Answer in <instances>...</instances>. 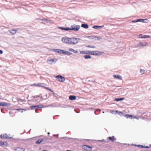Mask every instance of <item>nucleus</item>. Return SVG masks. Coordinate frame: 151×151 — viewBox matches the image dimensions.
Listing matches in <instances>:
<instances>
[{
	"label": "nucleus",
	"instance_id": "f257e3e1",
	"mask_svg": "<svg viewBox=\"0 0 151 151\" xmlns=\"http://www.w3.org/2000/svg\"><path fill=\"white\" fill-rule=\"evenodd\" d=\"M80 28V26L73 24L71 26V28L67 27V31L69 30H74L77 31Z\"/></svg>",
	"mask_w": 151,
	"mask_h": 151
},
{
	"label": "nucleus",
	"instance_id": "f03ea898",
	"mask_svg": "<svg viewBox=\"0 0 151 151\" xmlns=\"http://www.w3.org/2000/svg\"><path fill=\"white\" fill-rule=\"evenodd\" d=\"M67 40H68V43L69 44H75L77 43V41L76 42V39L75 38H67Z\"/></svg>",
	"mask_w": 151,
	"mask_h": 151
},
{
	"label": "nucleus",
	"instance_id": "7ed1b4c3",
	"mask_svg": "<svg viewBox=\"0 0 151 151\" xmlns=\"http://www.w3.org/2000/svg\"><path fill=\"white\" fill-rule=\"evenodd\" d=\"M147 44L146 42H140L138 43V44L135 45V47H145L146 46Z\"/></svg>",
	"mask_w": 151,
	"mask_h": 151
},
{
	"label": "nucleus",
	"instance_id": "20e7f679",
	"mask_svg": "<svg viewBox=\"0 0 151 151\" xmlns=\"http://www.w3.org/2000/svg\"><path fill=\"white\" fill-rule=\"evenodd\" d=\"M82 148L87 151H91L92 148V147L88 145H84L82 146Z\"/></svg>",
	"mask_w": 151,
	"mask_h": 151
},
{
	"label": "nucleus",
	"instance_id": "39448f33",
	"mask_svg": "<svg viewBox=\"0 0 151 151\" xmlns=\"http://www.w3.org/2000/svg\"><path fill=\"white\" fill-rule=\"evenodd\" d=\"M55 78H56L59 81L63 82L65 80L64 77L60 75H58L55 76Z\"/></svg>",
	"mask_w": 151,
	"mask_h": 151
},
{
	"label": "nucleus",
	"instance_id": "423d86ee",
	"mask_svg": "<svg viewBox=\"0 0 151 151\" xmlns=\"http://www.w3.org/2000/svg\"><path fill=\"white\" fill-rule=\"evenodd\" d=\"M90 52H93V54H91L93 55H101L102 53H103V52H99L97 51H90Z\"/></svg>",
	"mask_w": 151,
	"mask_h": 151
},
{
	"label": "nucleus",
	"instance_id": "0eeeda50",
	"mask_svg": "<svg viewBox=\"0 0 151 151\" xmlns=\"http://www.w3.org/2000/svg\"><path fill=\"white\" fill-rule=\"evenodd\" d=\"M80 53L81 54H93L92 52H90V51H81L80 52Z\"/></svg>",
	"mask_w": 151,
	"mask_h": 151
},
{
	"label": "nucleus",
	"instance_id": "6e6552de",
	"mask_svg": "<svg viewBox=\"0 0 151 151\" xmlns=\"http://www.w3.org/2000/svg\"><path fill=\"white\" fill-rule=\"evenodd\" d=\"M11 105L10 104L4 102H0V106H9Z\"/></svg>",
	"mask_w": 151,
	"mask_h": 151
},
{
	"label": "nucleus",
	"instance_id": "1a4fd4ad",
	"mask_svg": "<svg viewBox=\"0 0 151 151\" xmlns=\"http://www.w3.org/2000/svg\"><path fill=\"white\" fill-rule=\"evenodd\" d=\"M139 38H151V36L150 35H143L142 34H140L139 35Z\"/></svg>",
	"mask_w": 151,
	"mask_h": 151
},
{
	"label": "nucleus",
	"instance_id": "9d476101",
	"mask_svg": "<svg viewBox=\"0 0 151 151\" xmlns=\"http://www.w3.org/2000/svg\"><path fill=\"white\" fill-rule=\"evenodd\" d=\"M0 137L1 138H3V139H4V138L11 139V138H12V137H8L7 135L6 134H4L3 135L2 134H1L0 135Z\"/></svg>",
	"mask_w": 151,
	"mask_h": 151
},
{
	"label": "nucleus",
	"instance_id": "9b49d317",
	"mask_svg": "<svg viewBox=\"0 0 151 151\" xmlns=\"http://www.w3.org/2000/svg\"><path fill=\"white\" fill-rule=\"evenodd\" d=\"M55 59H47V63L49 64H52V63L54 62Z\"/></svg>",
	"mask_w": 151,
	"mask_h": 151
},
{
	"label": "nucleus",
	"instance_id": "f8f14e48",
	"mask_svg": "<svg viewBox=\"0 0 151 151\" xmlns=\"http://www.w3.org/2000/svg\"><path fill=\"white\" fill-rule=\"evenodd\" d=\"M34 85L36 86L39 87H44L45 85L44 83H35L34 84Z\"/></svg>",
	"mask_w": 151,
	"mask_h": 151
},
{
	"label": "nucleus",
	"instance_id": "ddd939ff",
	"mask_svg": "<svg viewBox=\"0 0 151 151\" xmlns=\"http://www.w3.org/2000/svg\"><path fill=\"white\" fill-rule=\"evenodd\" d=\"M76 99V96L74 95H70L69 97V99L71 100H75Z\"/></svg>",
	"mask_w": 151,
	"mask_h": 151
},
{
	"label": "nucleus",
	"instance_id": "4468645a",
	"mask_svg": "<svg viewBox=\"0 0 151 151\" xmlns=\"http://www.w3.org/2000/svg\"><path fill=\"white\" fill-rule=\"evenodd\" d=\"M57 52L58 53L66 55V51L65 50L59 49V50Z\"/></svg>",
	"mask_w": 151,
	"mask_h": 151
},
{
	"label": "nucleus",
	"instance_id": "2eb2a0df",
	"mask_svg": "<svg viewBox=\"0 0 151 151\" xmlns=\"http://www.w3.org/2000/svg\"><path fill=\"white\" fill-rule=\"evenodd\" d=\"M104 27V26H97V25H95L93 27H92V28L94 29H99L101 28H103Z\"/></svg>",
	"mask_w": 151,
	"mask_h": 151
},
{
	"label": "nucleus",
	"instance_id": "dca6fc26",
	"mask_svg": "<svg viewBox=\"0 0 151 151\" xmlns=\"http://www.w3.org/2000/svg\"><path fill=\"white\" fill-rule=\"evenodd\" d=\"M17 29H12L10 30H9V32L10 33H11L12 35L15 34L17 32Z\"/></svg>",
	"mask_w": 151,
	"mask_h": 151
},
{
	"label": "nucleus",
	"instance_id": "f3484780",
	"mask_svg": "<svg viewBox=\"0 0 151 151\" xmlns=\"http://www.w3.org/2000/svg\"><path fill=\"white\" fill-rule=\"evenodd\" d=\"M113 76L114 78H117L120 80H121L122 79V77L119 75H113Z\"/></svg>",
	"mask_w": 151,
	"mask_h": 151
},
{
	"label": "nucleus",
	"instance_id": "a211bd4d",
	"mask_svg": "<svg viewBox=\"0 0 151 151\" xmlns=\"http://www.w3.org/2000/svg\"><path fill=\"white\" fill-rule=\"evenodd\" d=\"M81 27H82L84 28L85 29H88V26L87 24H82L81 25Z\"/></svg>",
	"mask_w": 151,
	"mask_h": 151
},
{
	"label": "nucleus",
	"instance_id": "6ab92c4d",
	"mask_svg": "<svg viewBox=\"0 0 151 151\" xmlns=\"http://www.w3.org/2000/svg\"><path fill=\"white\" fill-rule=\"evenodd\" d=\"M125 99L124 98H115L114 101H122L123 100Z\"/></svg>",
	"mask_w": 151,
	"mask_h": 151
},
{
	"label": "nucleus",
	"instance_id": "aec40b11",
	"mask_svg": "<svg viewBox=\"0 0 151 151\" xmlns=\"http://www.w3.org/2000/svg\"><path fill=\"white\" fill-rule=\"evenodd\" d=\"M43 141L42 138L40 139L36 142V143L37 144H40Z\"/></svg>",
	"mask_w": 151,
	"mask_h": 151
},
{
	"label": "nucleus",
	"instance_id": "412c9836",
	"mask_svg": "<svg viewBox=\"0 0 151 151\" xmlns=\"http://www.w3.org/2000/svg\"><path fill=\"white\" fill-rule=\"evenodd\" d=\"M68 50L70 51L73 52L75 53H78V52L77 51L75 50L73 48H69V49H68Z\"/></svg>",
	"mask_w": 151,
	"mask_h": 151
},
{
	"label": "nucleus",
	"instance_id": "4be33fe9",
	"mask_svg": "<svg viewBox=\"0 0 151 151\" xmlns=\"http://www.w3.org/2000/svg\"><path fill=\"white\" fill-rule=\"evenodd\" d=\"M42 139L43 140V144H45L47 143H48L49 141H48V139L47 138H42Z\"/></svg>",
	"mask_w": 151,
	"mask_h": 151
},
{
	"label": "nucleus",
	"instance_id": "5701e85b",
	"mask_svg": "<svg viewBox=\"0 0 151 151\" xmlns=\"http://www.w3.org/2000/svg\"><path fill=\"white\" fill-rule=\"evenodd\" d=\"M30 108L31 109H35L36 110L37 109V105L32 106L30 107Z\"/></svg>",
	"mask_w": 151,
	"mask_h": 151
},
{
	"label": "nucleus",
	"instance_id": "b1692460",
	"mask_svg": "<svg viewBox=\"0 0 151 151\" xmlns=\"http://www.w3.org/2000/svg\"><path fill=\"white\" fill-rule=\"evenodd\" d=\"M83 57L86 59L91 58V56L89 55H84L83 56Z\"/></svg>",
	"mask_w": 151,
	"mask_h": 151
},
{
	"label": "nucleus",
	"instance_id": "393cba45",
	"mask_svg": "<svg viewBox=\"0 0 151 151\" xmlns=\"http://www.w3.org/2000/svg\"><path fill=\"white\" fill-rule=\"evenodd\" d=\"M125 116L127 118L132 119V118L133 117L132 115L130 114H126Z\"/></svg>",
	"mask_w": 151,
	"mask_h": 151
},
{
	"label": "nucleus",
	"instance_id": "a878e982",
	"mask_svg": "<svg viewBox=\"0 0 151 151\" xmlns=\"http://www.w3.org/2000/svg\"><path fill=\"white\" fill-rule=\"evenodd\" d=\"M114 136H113L112 137H108V139L110 140H111L112 142H113L114 140Z\"/></svg>",
	"mask_w": 151,
	"mask_h": 151
},
{
	"label": "nucleus",
	"instance_id": "bb28decb",
	"mask_svg": "<svg viewBox=\"0 0 151 151\" xmlns=\"http://www.w3.org/2000/svg\"><path fill=\"white\" fill-rule=\"evenodd\" d=\"M116 113H118V114L120 115L121 116H123V113L121 111H118L117 110L116 111Z\"/></svg>",
	"mask_w": 151,
	"mask_h": 151
},
{
	"label": "nucleus",
	"instance_id": "cd10ccee",
	"mask_svg": "<svg viewBox=\"0 0 151 151\" xmlns=\"http://www.w3.org/2000/svg\"><path fill=\"white\" fill-rule=\"evenodd\" d=\"M16 151H22V148L19 147H17L15 149Z\"/></svg>",
	"mask_w": 151,
	"mask_h": 151
},
{
	"label": "nucleus",
	"instance_id": "c85d7f7f",
	"mask_svg": "<svg viewBox=\"0 0 151 151\" xmlns=\"http://www.w3.org/2000/svg\"><path fill=\"white\" fill-rule=\"evenodd\" d=\"M49 106H50L52 107H55L57 106L56 104L55 103L51 104L49 105Z\"/></svg>",
	"mask_w": 151,
	"mask_h": 151
},
{
	"label": "nucleus",
	"instance_id": "c756f323",
	"mask_svg": "<svg viewBox=\"0 0 151 151\" xmlns=\"http://www.w3.org/2000/svg\"><path fill=\"white\" fill-rule=\"evenodd\" d=\"M62 40L63 42L65 43H66V37H64L63 38H62Z\"/></svg>",
	"mask_w": 151,
	"mask_h": 151
},
{
	"label": "nucleus",
	"instance_id": "7c9ffc66",
	"mask_svg": "<svg viewBox=\"0 0 151 151\" xmlns=\"http://www.w3.org/2000/svg\"><path fill=\"white\" fill-rule=\"evenodd\" d=\"M37 109L38 108H42L44 107L43 105L42 104L37 105Z\"/></svg>",
	"mask_w": 151,
	"mask_h": 151
},
{
	"label": "nucleus",
	"instance_id": "2f4dec72",
	"mask_svg": "<svg viewBox=\"0 0 151 151\" xmlns=\"http://www.w3.org/2000/svg\"><path fill=\"white\" fill-rule=\"evenodd\" d=\"M4 145V142L2 141H0V146H1L3 147Z\"/></svg>",
	"mask_w": 151,
	"mask_h": 151
},
{
	"label": "nucleus",
	"instance_id": "473e14b6",
	"mask_svg": "<svg viewBox=\"0 0 151 151\" xmlns=\"http://www.w3.org/2000/svg\"><path fill=\"white\" fill-rule=\"evenodd\" d=\"M86 47H90V48H96V47L95 46H91L90 45H87L86 46Z\"/></svg>",
	"mask_w": 151,
	"mask_h": 151
},
{
	"label": "nucleus",
	"instance_id": "72a5a7b5",
	"mask_svg": "<svg viewBox=\"0 0 151 151\" xmlns=\"http://www.w3.org/2000/svg\"><path fill=\"white\" fill-rule=\"evenodd\" d=\"M58 28L62 30H64L66 31V27H59Z\"/></svg>",
	"mask_w": 151,
	"mask_h": 151
},
{
	"label": "nucleus",
	"instance_id": "f704fd0d",
	"mask_svg": "<svg viewBox=\"0 0 151 151\" xmlns=\"http://www.w3.org/2000/svg\"><path fill=\"white\" fill-rule=\"evenodd\" d=\"M149 22V20H148V19H144V21L143 22V23H147Z\"/></svg>",
	"mask_w": 151,
	"mask_h": 151
},
{
	"label": "nucleus",
	"instance_id": "c9c22d12",
	"mask_svg": "<svg viewBox=\"0 0 151 151\" xmlns=\"http://www.w3.org/2000/svg\"><path fill=\"white\" fill-rule=\"evenodd\" d=\"M93 38H97V40H99L102 39V38L99 37L95 36V37H93Z\"/></svg>",
	"mask_w": 151,
	"mask_h": 151
},
{
	"label": "nucleus",
	"instance_id": "e433bc0d",
	"mask_svg": "<svg viewBox=\"0 0 151 151\" xmlns=\"http://www.w3.org/2000/svg\"><path fill=\"white\" fill-rule=\"evenodd\" d=\"M93 36H87L86 37L88 38L89 39H93L94 38H93Z\"/></svg>",
	"mask_w": 151,
	"mask_h": 151
},
{
	"label": "nucleus",
	"instance_id": "4c0bfd02",
	"mask_svg": "<svg viewBox=\"0 0 151 151\" xmlns=\"http://www.w3.org/2000/svg\"><path fill=\"white\" fill-rule=\"evenodd\" d=\"M59 49H52V51L57 52L58 51Z\"/></svg>",
	"mask_w": 151,
	"mask_h": 151
},
{
	"label": "nucleus",
	"instance_id": "58836bf2",
	"mask_svg": "<svg viewBox=\"0 0 151 151\" xmlns=\"http://www.w3.org/2000/svg\"><path fill=\"white\" fill-rule=\"evenodd\" d=\"M135 145V146H137L138 147H141V148H144V146H143V145Z\"/></svg>",
	"mask_w": 151,
	"mask_h": 151
},
{
	"label": "nucleus",
	"instance_id": "ea45409f",
	"mask_svg": "<svg viewBox=\"0 0 151 151\" xmlns=\"http://www.w3.org/2000/svg\"><path fill=\"white\" fill-rule=\"evenodd\" d=\"M138 22H143L144 21V19H138Z\"/></svg>",
	"mask_w": 151,
	"mask_h": 151
},
{
	"label": "nucleus",
	"instance_id": "a19ab883",
	"mask_svg": "<svg viewBox=\"0 0 151 151\" xmlns=\"http://www.w3.org/2000/svg\"><path fill=\"white\" fill-rule=\"evenodd\" d=\"M45 88H46V89H47L49 91H50L51 92H53V91H52L51 89H50L48 87H45Z\"/></svg>",
	"mask_w": 151,
	"mask_h": 151
},
{
	"label": "nucleus",
	"instance_id": "79ce46f5",
	"mask_svg": "<svg viewBox=\"0 0 151 151\" xmlns=\"http://www.w3.org/2000/svg\"><path fill=\"white\" fill-rule=\"evenodd\" d=\"M132 22L134 23H136L138 22V19L136 20H134L132 21Z\"/></svg>",
	"mask_w": 151,
	"mask_h": 151
},
{
	"label": "nucleus",
	"instance_id": "37998d69",
	"mask_svg": "<svg viewBox=\"0 0 151 151\" xmlns=\"http://www.w3.org/2000/svg\"><path fill=\"white\" fill-rule=\"evenodd\" d=\"M145 71V70H144L141 69L140 70V72L142 74H143Z\"/></svg>",
	"mask_w": 151,
	"mask_h": 151
},
{
	"label": "nucleus",
	"instance_id": "c03bdc74",
	"mask_svg": "<svg viewBox=\"0 0 151 151\" xmlns=\"http://www.w3.org/2000/svg\"><path fill=\"white\" fill-rule=\"evenodd\" d=\"M97 141H100V142H107L106 140H105L104 139H103V140H97Z\"/></svg>",
	"mask_w": 151,
	"mask_h": 151
},
{
	"label": "nucleus",
	"instance_id": "a18cd8bd",
	"mask_svg": "<svg viewBox=\"0 0 151 151\" xmlns=\"http://www.w3.org/2000/svg\"><path fill=\"white\" fill-rule=\"evenodd\" d=\"M72 54V53L69 52L67 51V55H70Z\"/></svg>",
	"mask_w": 151,
	"mask_h": 151
},
{
	"label": "nucleus",
	"instance_id": "49530a36",
	"mask_svg": "<svg viewBox=\"0 0 151 151\" xmlns=\"http://www.w3.org/2000/svg\"><path fill=\"white\" fill-rule=\"evenodd\" d=\"M42 20L44 21H47V22H50V20H48L47 21V19H42Z\"/></svg>",
	"mask_w": 151,
	"mask_h": 151
},
{
	"label": "nucleus",
	"instance_id": "de8ad7c7",
	"mask_svg": "<svg viewBox=\"0 0 151 151\" xmlns=\"http://www.w3.org/2000/svg\"><path fill=\"white\" fill-rule=\"evenodd\" d=\"M75 39H76V42L77 41V43L78 42V40H81V39L79 38H75Z\"/></svg>",
	"mask_w": 151,
	"mask_h": 151
},
{
	"label": "nucleus",
	"instance_id": "09e8293b",
	"mask_svg": "<svg viewBox=\"0 0 151 151\" xmlns=\"http://www.w3.org/2000/svg\"><path fill=\"white\" fill-rule=\"evenodd\" d=\"M40 97V95H36V96H33V98H37V97Z\"/></svg>",
	"mask_w": 151,
	"mask_h": 151
},
{
	"label": "nucleus",
	"instance_id": "8fccbe9b",
	"mask_svg": "<svg viewBox=\"0 0 151 151\" xmlns=\"http://www.w3.org/2000/svg\"><path fill=\"white\" fill-rule=\"evenodd\" d=\"M150 147H149V146H144V148H149Z\"/></svg>",
	"mask_w": 151,
	"mask_h": 151
},
{
	"label": "nucleus",
	"instance_id": "3c124183",
	"mask_svg": "<svg viewBox=\"0 0 151 151\" xmlns=\"http://www.w3.org/2000/svg\"><path fill=\"white\" fill-rule=\"evenodd\" d=\"M22 110V109H17V110L19 111H20V110Z\"/></svg>",
	"mask_w": 151,
	"mask_h": 151
},
{
	"label": "nucleus",
	"instance_id": "603ef678",
	"mask_svg": "<svg viewBox=\"0 0 151 151\" xmlns=\"http://www.w3.org/2000/svg\"><path fill=\"white\" fill-rule=\"evenodd\" d=\"M68 84H72V83L71 82H70V81H69V82L68 83Z\"/></svg>",
	"mask_w": 151,
	"mask_h": 151
},
{
	"label": "nucleus",
	"instance_id": "864d4df0",
	"mask_svg": "<svg viewBox=\"0 0 151 151\" xmlns=\"http://www.w3.org/2000/svg\"><path fill=\"white\" fill-rule=\"evenodd\" d=\"M3 53V52L2 50H0V54H2Z\"/></svg>",
	"mask_w": 151,
	"mask_h": 151
},
{
	"label": "nucleus",
	"instance_id": "5fc2aeb1",
	"mask_svg": "<svg viewBox=\"0 0 151 151\" xmlns=\"http://www.w3.org/2000/svg\"><path fill=\"white\" fill-rule=\"evenodd\" d=\"M96 111H99V112H100L101 111V110L100 109H97L96 110Z\"/></svg>",
	"mask_w": 151,
	"mask_h": 151
},
{
	"label": "nucleus",
	"instance_id": "6e6d98bb",
	"mask_svg": "<svg viewBox=\"0 0 151 151\" xmlns=\"http://www.w3.org/2000/svg\"><path fill=\"white\" fill-rule=\"evenodd\" d=\"M19 100L22 101V100H21L20 99H19L18 100V101H19ZM22 101H24L25 100H22Z\"/></svg>",
	"mask_w": 151,
	"mask_h": 151
},
{
	"label": "nucleus",
	"instance_id": "4d7b16f0",
	"mask_svg": "<svg viewBox=\"0 0 151 151\" xmlns=\"http://www.w3.org/2000/svg\"><path fill=\"white\" fill-rule=\"evenodd\" d=\"M75 111L77 113H79L80 112L79 111H77L76 109H75Z\"/></svg>",
	"mask_w": 151,
	"mask_h": 151
},
{
	"label": "nucleus",
	"instance_id": "13d9d810",
	"mask_svg": "<svg viewBox=\"0 0 151 151\" xmlns=\"http://www.w3.org/2000/svg\"><path fill=\"white\" fill-rule=\"evenodd\" d=\"M23 110H24V109H22V110H20V111H20V112H22H22H23Z\"/></svg>",
	"mask_w": 151,
	"mask_h": 151
},
{
	"label": "nucleus",
	"instance_id": "bf43d9fd",
	"mask_svg": "<svg viewBox=\"0 0 151 151\" xmlns=\"http://www.w3.org/2000/svg\"><path fill=\"white\" fill-rule=\"evenodd\" d=\"M66 138H67V140L68 139H72L71 138H68L67 137H66Z\"/></svg>",
	"mask_w": 151,
	"mask_h": 151
},
{
	"label": "nucleus",
	"instance_id": "052dcab7",
	"mask_svg": "<svg viewBox=\"0 0 151 151\" xmlns=\"http://www.w3.org/2000/svg\"><path fill=\"white\" fill-rule=\"evenodd\" d=\"M113 111L112 110H111V111H110V113H113Z\"/></svg>",
	"mask_w": 151,
	"mask_h": 151
},
{
	"label": "nucleus",
	"instance_id": "680f3d73",
	"mask_svg": "<svg viewBox=\"0 0 151 151\" xmlns=\"http://www.w3.org/2000/svg\"><path fill=\"white\" fill-rule=\"evenodd\" d=\"M39 97L41 99H42V96H40V97Z\"/></svg>",
	"mask_w": 151,
	"mask_h": 151
},
{
	"label": "nucleus",
	"instance_id": "e2e57ef3",
	"mask_svg": "<svg viewBox=\"0 0 151 151\" xmlns=\"http://www.w3.org/2000/svg\"><path fill=\"white\" fill-rule=\"evenodd\" d=\"M49 106H49V105H48L46 106H45V107H49Z\"/></svg>",
	"mask_w": 151,
	"mask_h": 151
},
{
	"label": "nucleus",
	"instance_id": "0e129e2a",
	"mask_svg": "<svg viewBox=\"0 0 151 151\" xmlns=\"http://www.w3.org/2000/svg\"><path fill=\"white\" fill-rule=\"evenodd\" d=\"M25 150V149H23V148H22V151H24Z\"/></svg>",
	"mask_w": 151,
	"mask_h": 151
},
{
	"label": "nucleus",
	"instance_id": "69168bd1",
	"mask_svg": "<svg viewBox=\"0 0 151 151\" xmlns=\"http://www.w3.org/2000/svg\"><path fill=\"white\" fill-rule=\"evenodd\" d=\"M42 151H48L47 150H43Z\"/></svg>",
	"mask_w": 151,
	"mask_h": 151
},
{
	"label": "nucleus",
	"instance_id": "338daca9",
	"mask_svg": "<svg viewBox=\"0 0 151 151\" xmlns=\"http://www.w3.org/2000/svg\"><path fill=\"white\" fill-rule=\"evenodd\" d=\"M67 151H72L70 150H67Z\"/></svg>",
	"mask_w": 151,
	"mask_h": 151
},
{
	"label": "nucleus",
	"instance_id": "774afa93",
	"mask_svg": "<svg viewBox=\"0 0 151 151\" xmlns=\"http://www.w3.org/2000/svg\"><path fill=\"white\" fill-rule=\"evenodd\" d=\"M145 151H148V150H146Z\"/></svg>",
	"mask_w": 151,
	"mask_h": 151
}]
</instances>
